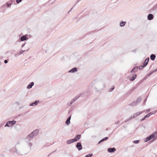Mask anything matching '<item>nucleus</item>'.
<instances>
[{
  "instance_id": "obj_1",
  "label": "nucleus",
  "mask_w": 157,
  "mask_h": 157,
  "mask_svg": "<svg viewBox=\"0 0 157 157\" xmlns=\"http://www.w3.org/2000/svg\"><path fill=\"white\" fill-rule=\"evenodd\" d=\"M157 138V131L153 134L147 137L145 140V142H146L151 139H156Z\"/></svg>"
},
{
  "instance_id": "obj_2",
  "label": "nucleus",
  "mask_w": 157,
  "mask_h": 157,
  "mask_svg": "<svg viewBox=\"0 0 157 157\" xmlns=\"http://www.w3.org/2000/svg\"><path fill=\"white\" fill-rule=\"evenodd\" d=\"M39 132V131L37 130H36L34 131L33 132L29 134L28 136L30 138H33L35 136H36Z\"/></svg>"
},
{
  "instance_id": "obj_3",
  "label": "nucleus",
  "mask_w": 157,
  "mask_h": 157,
  "mask_svg": "<svg viewBox=\"0 0 157 157\" xmlns=\"http://www.w3.org/2000/svg\"><path fill=\"white\" fill-rule=\"evenodd\" d=\"M16 123V121H9L7 122L6 124L5 125V126H7L8 127L11 126L14 124H15Z\"/></svg>"
},
{
  "instance_id": "obj_4",
  "label": "nucleus",
  "mask_w": 157,
  "mask_h": 157,
  "mask_svg": "<svg viewBox=\"0 0 157 157\" xmlns=\"http://www.w3.org/2000/svg\"><path fill=\"white\" fill-rule=\"evenodd\" d=\"M75 139H70L67 140V144H70L73 142L76 141V140H75Z\"/></svg>"
},
{
  "instance_id": "obj_5",
  "label": "nucleus",
  "mask_w": 157,
  "mask_h": 157,
  "mask_svg": "<svg viewBox=\"0 0 157 157\" xmlns=\"http://www.w3.org/2000/svg\"><path fill=\"white\" fill-rule=\"evenodd\" d=\"M76 147L79 150H81L82 149V146L81 144L80 143H78L77 144Z\"/></svg>"
},
{
  "instance_id": "obj_6",
  "label": "nucleus",
  "mask_w": 157,
  "mask_h": 157,
  "mask_svg": "<svg viewBox=\"0 0 157 157\" xmlns=\"http://www.w3.org/2000/svg\"><path fill=\"white\" fill-rule=\"evenodd\" d=\"M116 151V149L115 148H109L108 149V151L109 152H114Z\"/></svg>"
},
{
  "instance_id": "obj_7",
  "label": "nucleus",
  "mask_w": 157,
  "mask_h": 157,
  "mask_svg": "<svg viewBox=\"0 0 157 157\" xmlns=\"http://www.w3.org/2000/svg\"><path fill=\"white\" fill-rule=\"evenodd\" d=\"M153 18V15L152 14H149L147 16V19L149 20H151Z\"/></svg>"
},
{
  "instance_id": "obj_8",
  "label": "nucleus",
  "mask_w": 157,
  "mask_h": 157,
  "mask_svg": "<svg viewBox=\"0 0 157 157\" xmlns=\"http://www.w3.org/2000/svg\"><path fill=\"white\" fill-rule=\"evenodd\" d=\"M81 137L80 135H77L75 137V138L73 139H75V140H76V141L78 140L79 139H80Z\"/></svg>"
},
{
  "instance_id": "obj_9",
  "label": "nucleus",
  "mask_w": 157,
  "mask_h": 157,
  "mask_svg": "<svg viewBox=\"0 0 157 157\" xmlns=\"http://www.w3.org/2000/svg\"><path fill=\"white\" fill-rule=\"evenodd\" d=\"M38 102V101H36L35 102H33L30 104V106H35L37 104Z\"/></svg>"
},
{
  "instance_id": "obj_10",
  "label": "nucleus",
  "mask_w": 157,
  "mask_h": 157,
  "mask_svg": "<svg viewBox=\"0 0 157 157\" xmlns=\"http://www.w3.org/2000/svg\"><path fill=\"white\" fill-rule=\"evenodd\" d=\"M77 71V68L76 67L72 69L71 70L69 71V72H74L75 71Z\"/></svg>"
},
{
  "instance_id": "obj_11",
  "label": "nucleus",
  "mask_w": 157,
  "mask_h": 157,
  "mask_svg": "<svg viewBox=\"0 0 157 157\" xmlns=\"http://www.w3.org/2000/svg\"><path fill=\"white\" fill-rule=\"evenodd\" d=\"M33 85L34 83L33 82H32L31 83V84H29L27 86V88L28 89L31 88Z\"/></svg>"
},
{
  "instance_id": "obj_12",
  "label": "nucleus",
  "mask_w": 157,
  "mask_h": 157,
  "mask_svg": "<svg viewBox=\"0 0 157 157\" xmlns=\"http://www.w3.org/2000/svg\"><path fill=\"white\" fill-rule=\"evenodd\" d=\"M155 55L153 54L151 55L150 56L151 59L152 60H155Z\"/></svg>"
},
{
  "instance_id": "obj_13",
  "label": "nucleus",
  "mask_w": 157,
  "mask_h": 157,
  "mask_svg": "<svg viewBox=\"0 0 157 157\" xmlns=\"http://www.w3.org/2000/svg\"><path fill=\"white\" fill-rule=\"evenodd\" d=\"M108 139V137H105V138H104V139H102L98 143V144H100L101 143V142L104 141L105 140H107Z\"/></svg>"
},
{
  "instance_id": "obj_14",
  "label": "nucleus",
  "mask_w": 157,
  "mask_h": 157,
  "mask_svg": "<svg viewBox=\"0 0 157 157\" xmlns=\"http://www.w3.org/2000/svg\"><path fill=\"white\" fill-rule=\"evenodd\" d=\"M149 60V58H147L144 61V64L145 65H144V66H146L147 64L148 63V62Z\"/></svg>"
},
{
  "instance_id": "obj_15",
  "label": "nucleus",
  "mask_w": 157,
  "mask_h": 157,
  "mask_svg": "<svg viewBox=\"0 0 157 157\" xmlns=\"http://www.w3.org/2000/svg\"><path fill=\"white\" fill-rule=\"evenodd\" d=\"M26 39V36L25 35L22 36L21 38V41H24Z\"/></svg>"
},
{
  "instance_id": "obj_16",
  "label": "nucleus",
  "mask_w": 157,
  "mask_h": 157,
  "mask_svg": "<svg viewBox=\"0 0 157 157\" xmlns=\"http://www.w3.org/2000/svg\"><path fill=\"white\" fill-rule=\"evenodd\" d=\"M138 68L137 67H134L131 71V72L132 73V71H137Z\"/></svg>"
},
{
  "instance_id": "obj_17",
  "label": "nucleus",
  "mask_w": 157,
  "mask_h": 157,
  "mask_svg": "<svg viewBox=\"0 0 157 157\" xmlns=\"http://www.w3.org/2000/svg\"><path fill=\"white\" fill-rule=\"evenodd\" d=\"M155 113V112H154V113H151V112L149 113L147 115L145 116V117L144 118V119H145L146 117H149L151 115H152V114H153L154 113Z\"/></svg>"
},
{
  "instance_id": "obj_18",
  "label": "nucleus",
  "mask_w": 157,
  "mask_h": 157,
  "mask_svg": "<svg viewBox=\"0 0 157 157\" xmlns=\"http://www.w3.org/2000/svg\"><path fill=\"white\" fill-rule=\"evenodd\" d=\"M136 77V74L133 75L132 77V78L131 79V80L133 81L135 79Z\"/></svg>"
},
{
  "instance_id": "obj_19",
  "label": "nucleus",
  "mask_w": 157,
  "mask_h": 157,
  "mask_svg": "<svg viewBox=\"0 0 157 157\" xmlns=\"http://www.w3.org/2000/svg\"><path fill=\"white\" fill-rule=\"evenodd\" d=\"M125 22L122 21L120 23V26L121 27L125 25Z\"/></svg>"
},
{
  "instance_id": "obj_20",
  "label": "nucleus",
  "mask_w": 157,
  "mask_h": 157,
  "mask_svg": "<svg viewBox=\"0 0 157 157\" xmlns=\"http://www.w3.org/2000/svg\"><path fill=\"white\" fill-rule=\"evenodd\" d=\"M70 123V121H69V120H67L66 121V123L68 125Z\"/></svg>"
},
{
  "instance_id": "obj_21",
  "label": "nucleus",
  "mask_w": 157,
  "mask_h": 157,
  "mask_svg": "<svg viewBox=\"0 0 157 157\" xmlns=\"http://www.w3.org/2000/svg\"><path fill=\"white\" fill-rule=\"evenodd\" d=\"M139 140H135L134 142L135 144H137L139 143Z\"/></svg>"
},
{
  "instance_id": "obj_22",
  "label": "nucleus",
  "mask_w": 157,
  "mask_h": 157,
  "mask_svg": "<svg viewBox=\"0 0 157 157\" xmlns=\"http://www.w3.org/2000/svg\"><path fill=\"white\" fill-rule=\"evenodd\" d=\"M92 155V154L91 155H88L86 156L85 157H91Z\"/></svg>"
},
{
  "instance_id": "obj_23",
  "label": "nucleus",
  "mask_w": 157,
  "mask_h": 157,
  "mask_svg": "<svg viewBox=\"0 0 157 157\" xmlns=\"http://www.w3.org/2000/svg\"><path fill=\"white\" fill-rule=\"evenodd\" d=\"M21 0H16L17 2V3H20L21 1Z\"/></svg>"
},
{
  "instance_id": "obj_24",
  "label": "nucleus",
  "mask_w": 157,
  "mask_h": 157,
  "mask_svg": "<svg viewBox=\"0 0 157 157\" xmlns=\"http://www.w3.org/2000/svg\"><path fill=\"white\" fill-rule=\"evenodd\" d=\"M4 63H8V61L7 60H5L4 61Z\"/></svg>"
},
{
  "instance_id": "obj_25",
  "label": "nucleus",
  "mask_w": 157,
  "mask_h": 157,
  "mask_svg": "<svg viewBox=\"0 0 157 157\" xmlns=\"http://www.w3.org/2000/svg\"><path fill=\"white\" fill-rule=\"evenodd\" d=\"M71 118V116H70L67 119V120H69V121H70V120Z\"/></svg>"
},
{
  "instance_id": "obj_26",
  "label": "nucleus",
  "mask_w": 157,
  "mask_h": 157,
  "mask_svg": "<svg viewBox=\"0 0 157 157\" xmlns=\"http://www.w3.org/2000/svg\"><path fill=\"white\" fill-rule=\"evenodd\" d=\"M150 111V109H147L146 111L147 112H148Z\"/></svg>"
},
{
  "instance_id": "obj_27",
  "label": "nucleus",
  "mask_w": 157,
  "mask_h": 157,
  "mask_svg": "<svg viewBox=\"0 0 157 157\" xmlns=\"http://www.w3.org/2000/svg\"><path fill=\"white\" fill-rule=\"evenodd\" d=\"M34 134H36V132H34Z\"/></svg>"
}]
</instances>
